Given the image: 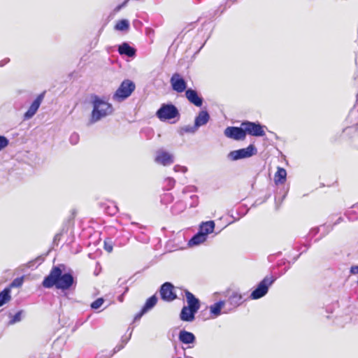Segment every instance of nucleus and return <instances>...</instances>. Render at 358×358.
Segmentation results:
<instances>
[{"label": "nucleus", "mask_w": 358, "mask_h": 358, "mask_svg": "<svg viewBox=\"0 0 358 358\" xmlns=\"http://www.w3.org/2000/svg\"><path fill=\"white\" fill-rule=\"evenodd\" d=\"M22 279L16 278L11 282L10 286L9 287H20L22 285Z\"/></svg>", "instance_id": "f704fd0d"}, {"label": "nucleus", "mask_w": 358, "mask_h": 358, "mask_svg": "<svg viewBox=\"0 0 358 358\" xmlns=\"http://www.w3.org/2000/svg\"><path fill=\"white\" fill-rule=\"evenodd\" d=\"M357 285H358V280H357Z\"/></svg>", "instance_id": "603ef678"}, {"label": "nucleus", "mask_w": 358, "mask_h": 358, "mask_svg": "<svg viewBox=\"0 0 358 358\" xmlns=\"http://www.w3.org/2000/svg\"><path fill=\"white\" fill-rule=\"evenodd\" d=\"M185 296L188 304L187 307L198 311L200 308L199 300L196 298L192 293L187 290L185 291Z\"/></svg>", "instance_id": "aec40b11"}, {"label": "nucleus", "mask_w": 358, "mask_h": 358, "mask_svg": "<svg viewBox=\"0 0 358 358\" xmlns=\"http://www.w3.org/2000/svg\"><path fill=\"white\" fill-rule=\"evenodd\" d=\"M215 226V222L213 220L203 222L199 225V231L207 238L208 234L213 232Z\"/></svg>", "instance_id": "6ab92c4d"}, {"label": "nucleus", "mask_w": 358, "mask_h": 358, "mask_svg": "<svg viewBox=\"0 0 358 358\" xmlns=\"http://www.w3.org/2000/svg\"><path fill=\"white\" fill-rule=\"evenodd\" d=\"M173 170L175 172H182V173H186L187 171V167L180 166V165H176L173 168Z\"/></svg>", "instance_id": "72a5a7b5"}, {"label": "nucleus", "mask_w": 358, "mask_h": 358, "mask_svg": "<svg viewBox=\"0 0 358 358\" xmlns=\"http://www.w3.org/2000/svg\"><path fill=\"white\" fill-rule=\"evenodd\" d=\"M275 279L273 276H266L252 292L250 298L252 299H259L264 296L268 293L269 287L273 285Z\"/></svg>", "instance_id": "39448f33"}, {"label": "nucleus", "mask_w": 358, "mask_h": 358, "mask_svg": "<svg viewBox=\"0 0 358 358\" xmlns=\"http://www.w3.org/2000/svg\"><path fill=\"white\" fill-rule=\"evenodd\" d=\"M197 310L184 306L180 312V320L185 322H192L195 318Z\"/></svg>", "instance_id": "f3484780"}, {"label": "nucleus", "mask_w": 358, "mask_h": 358, "mask_svg": "<svg viewBox=\"0 0 358 358\" xmlns=\"http://www.w3.org/2000/svg\"><path fill=\"white\" fill-rule=\"evenodd\" d=\"M69 141L72 145H76L79 141V135L76 133H73L69 138Z\"/></svg>", "instance_id": "2f4dec72"}, {"label": "nucleus", "mask_w": 358, "mask_h": 358, "mask_svg": "<svg viewBox=\"0 0 358 358\" xmlns=\"http://www.w3.org/2000/svg\"><path fill=\"white\" fill-rule=\"evenodd\" d=\"M173 285L169 282H166L162 284L159 289V294L162 299L167 302H171L175 300L177 298V295L173 292Z\"/></svg>", "instance_id": "1a4fd4ad"}, {"label": "nucleus", "mask_w": 358, "mask_h": 358, "mask_svg": "<svg viewBox=\"0 0 358 358\" xmlns=\"http://www.w3.org/2000/svg\"><path fill=\"white\" fill-rule=\"evenodd\" d=\"M131 336V333L129 334L128 337L122 336L121 339V344H124V345L128 343Z\"/></svg>", "instance_id": "a19ab883"}, {"label": "nucleus", "mask_w": 358, "mask_h": 358, "mask_svg": "<svg viewBox=\"0 0 358 358\" xmlns=\"http://www.w3.org/2000/svg\"><path fill=\"white\" fill-rule=\"evenodd\" d=\"M314 231H315V234L317 233V229H314Z\"/></svg>", "instance_id": "3c124183"}, {"label": "nucleus", "mask_w": 358, "mask_h": 358, "mask_svg": "<svg viewBox=\"0 0 358 358\" xmlns=\"http://www.w3.org/2000/svg\"><path fill=\"white\" fill-rule=\"evenodd\" d=\"M342 220H343V219H342L341 217H339V218L338 219V221H337V222H336V223L340 222Z\"/></svg>", "instance_id": "09e8293b"}, {"label": "nucleus", "mask_w": 358, "mask_h": 358, "mask_svg": "<svg viewBox=\"0 0 358 358\" xmlns=\"http://www.w3.org/2000/svg\"><path fill=\"white\" fill-rule=\"evenodd\" d=\"M117 211V208L116 206H114L111 208L110 211L109 212L110 214H115Z\"/></svg>", "instance_id": "c03bdc74"}, {"label": "nucleus", "mask_w": 358, "mask_h": 358, "mask_svg": "<svg viewBox=\"0 0 358 358\" xmlns=\"http://www.w3.org/2000/svg\"><path fill=\"white\" fill-rule=\"evenodd\" d=\"M207 240V238L205 235H203L201 233L198 231L196 234H194L192 238L189 241L188 245L189 246H195L199 245L201 243H204Z\"/></svg>", "instance_id": "4be33fe9"}, {"label": "nucleus", "mask_w": 358, "mask_h": 358, "mask_svg": "<svg viewBox=\"0 0 358 358\" xmlns=\"http://www.w3.org/2000/svg\"><path fill=\"white\" fill-rule=\"evenodd\" d=\"M104 249L108 252H111L113 251V245L111 243H107L106 241L104 242Z\"/></svg>", "instance_id": "58836bf2"}, {"label": "nucleus", "mask_w": 358, "mask_h": 358, "mask_svg": "<svg viewBox=\"0 0 358 358\" xmlns=\"http://www.w3.org/2000/svg\"><path fill=\"white\" fill-rule=\"evenodd\" d=\"M8 140L3 136H0V151L8 145Z\"/></svg>", "instance_id": "7c9ffc66"}, {"label": "nucleus", "mask_w": 358, "mask_h": 358, "mask_svg": "<svg viewBox=\"0 0 358 358\" xmlns=\"http://www.w3.org/2000/svg\"><path fill=\"white\" fill-rule=\"evenodd\" d=\"M287 178V171L284 168L278 167L277 172L275 173L274 180L275 184L285 183Z\"/></svg>", "instance_id": "5701e85b"}, {"label": "nucleus", "mask_w": 358, "mask_h": 358, "mask_svg": "<svg viewBox=\"0 0 358 358\" xmlns=\"http://www.w3.org/2000/svg\"><path fill=\"white\" fill-rule=\"evenodd\" d=\"M170 83L173 90L178 93H182L187 90V83L178 73L172 75Z\"/></svg>", "instance_id": "f8f14e48"}, {"label": "nucleus", "mask_w": 358, "mask_h": 358, "mask_svg": "<svg viewBox=\"0 0 358 358\" xmlns=\"http://www.w3.org/2000/svg\"><path fill=\"white\" fill-rule=\"evenodd\" d=\"M8 61H9L8 59H5L0 61V66L1 67L3 66L8 62Z\"/></svg>", "instance_id": "a18cd8bd"}, {"label": "nucleus", "mask_w": 358, "mask_h": 358, "mask_svg": "<svg viewBox=\"0 0 358 358\" xmlns=\"http://www.w3.org/2000/svg\"><path fill=\"white\" fill-rule=\"evenodd\" d=\"M173 196L171 194H165L162 199V201L166 203V201H171Z\"/></svg>", "instance_id": "4c0bfd02"}, {"label": "nucleus", "mask_w": 358, "mask_h": 358, "mask_svg": "<svg viewBox=\"0 0 358 358\" xmlns=\"http://www.w3.org/2000/svg\"><path fill=\"white\" fill-rule=\"evenodd\" d=\"M127 0H126V1H125L122 4V5L119 6L117 7V8H118V9H120V8H122V6H125V5H126V3H127Z\"/></svg>", "instance_id": "de8ad7c7"}, {"label": "nucleus", "mask_w": 358, "mask_h": 358, "mask_svg": "<svg viewBox=\"0 0 358 358\" xmlns=\"http://www.w3.org/2000/svg\"><path fill=\"white\" fill-rule=\"evenodd\" d=\"M354 143L355 145L358 148V136L355 137Z\"/></svg>", "instance_id": "49530a36"}, {"label": "nucleus", "mask_w": 358, "mask_h": 358, "mask_svg": "<svg viewBox=\"0 0 358 358\" xmlns=\"http://www.w3.org/2000/svg\"><path fill=\"white\" fill-rule=\"evenodd\" d=\"M155 161L159 164L169 166L173 163V156L166 151L159 150L156 152Z\"/></svg>", "instance_id": "ddd939ff"}, {"label": "nucleus", "mask_w": 358, "mask_h": 358, "mask_svg": "<svg viewBox=\"0 0 358 358\" xmlns=\"http://www.w3.org/2000/svg\"><path fill=\"white\" fill-rule=\"evenodd\" d=\"M157 300L158 299L156 295H152L146 300L142 308L144 310V311L148 312L155 307V306L157 304Z\"/></svg>", "instance_id": "393cba45"}, {"label": "nucleus", "mask_w": 358, "mask_h": 358, "mask_svg": "<svg viewBox=\"0 0 358 358\" xmlns=\"http://www.w3.org/2000/svg\"><path fill=\"white\" fill-rule=\"evenodd\" d=\"M350 273L352 274H358V265L357 266H352L350 268Z\"/></svg>", "instance_id": "79ce46f5"}, {"label": "nucleus", "mask_w": 358, "mask_h": 358, "mask_svg": "<svg viewBox=\"0 0 358 358\" xmlns=\"http://www.w3.org/2000/svg\"><path fill=\"white\" fill-rule=\"evenodd\" d=\"M243 295L237 291L228 292L227 299L226 301L227 308L223 310V314H227L234 311L236 308L240 306L243 302Z\"/></svg>", "instance_id": "423d86ee"}, {"label": "nucleus", "mask_w": 358, "mask_h": 358, "mask_svg": "<svg viewBox=\"0 0 358 358\" xmlns=\"http://www.w3.org/2000/svg\"><path fill=\"white\" fill-rule=\"evenodd\" d=\"M241 126L243 127L245 131V135L249 134L252 136L262 137L265 135L264 130V126L262 125L259 122L243 121L241 123Z\"/></svg>", "instance_id": "6e6552de"}, {"label": "nucleus", "mask_w": 358, "mask_h": 358, "mask_svg": "<svg viewBox=\"0 0 358 358\" xmlns=\"http://www.w3.org/2000/svg\"><path fill=\"white\" fill-rule=\"evenodd\" d=\"M118 52L120 55L133 57L136 54V50L127 43H123L118 48Z\"/></svg>", "instance_id": "412c9836"}, {"label": "nucleus", "mask_w": 358, "mask_h": 358, "mask_svg": "<svg viewBox=\"0 0 358 358\" xmlns=\"http://www.w3.org/2000/svg\"><path fill=\"white\" fill-rule=\"evenodd\" d=\"M180 115L178 109L172 103H163L156 112V116L162 122L173 119Z\"/></svg>", "instance_id": "20e7f679"}, {"label": "nucleus", "mask_w": 358, "mask_h": 358, "mask_svg": "<svg viewBox=\"0 0 358 358\" xmlns=\"http://www.w3.org/2000/svg\"><path fill=\"white\" fill-rule=\"evenodd\" d=\"M165 182L166 183V185L169 187V189H171L174 187L176 180L173 178H167L165 180Z\"/></svg>", "instance_id": "473e14b6"}, {"label": "nucleus", "mask_w": 358, "mask_h": 358, "mask_svg": "<svg viewBox=\"0 0 358 358\" xmlns=\"http://www.w3.org/2000/svg\"><path fill=\"white\" fill-rule=\"evenodd\" d=\"M178 338L184 344H193L196 341L194 334L186 330H181L179 332Z\"/></svg>", "instance_id": "a211bd4d"}, {"label": "nucleus", "mask_w": 358, "mask_h": 358, "mask_svg": "<svg viewBox=\"0 0 358 358\" xmlns=\"http://www.w3.org/2000/svg\"><path fill=\"white\" fill-rule=\"evenodd\" d=\"M185 208V204L182 201H178L176 203H175L173 207L171 208L173 213H179L180 212L183 211V210Z\"/></svg>", "instance_id": "c85d7f7f"}, {"label": "nucleus", "mask_w": 358, "mask_h": 358, "mask_svg": "<svg viewBox=\"0 0 358 358\" xmlns=\"http://www.w3.org/2000/svg\"><path fill=\"white\" fill-rule=\"evenodd\" d=\"M198 130L195 124L194 125H185L181 128V134L183 133L194 134Z\"/></svg>", "instance_id": "cd10ccee"}, {"label": "nucleus", "mask_w": 358, "mask_h": 358, "mask_svg": "<svg viewBox=\"0 0 358 358\" xmlns=\"http://www.w3.org/2000/svg\"><path fill=\"white\" fill-rule=\"evenodd\" d=\"M196 187H194V186H188V187H185L183 190H182V193L185 194L187 192H196Z\"/></svg>", "instance_id": "c9c22d12"}, {"label": "nucleus", "mask_w": 358, "mask_h": 358, "mask_svg": "<svg viewBox=\"0 0 358 358\" xmlns=\"http://www.w3.org/2000/svg\"><path fill=\"white\" fill-rule=\"evenodd\" d=\"M224 135L236 141H243L245 138V131L243 127H227L224 131Z\"/></svg>", "instance_id": "9b49d317"}, {"label": "nucleus", "mask_w": 358, "mask_h": 358, "mask_svg": "<svg viewBox=\"0 0 358 358\" xmlns=\"http://www.w3.org/2000/svg\"><path fill=\"white\" fill-rule=\"evenodd\" d=\"M92 110L91 113L90 123L94 124L102 119L110 115L113 113V107L105 98L96 94L91 96Z\"/></svg>", "instance_id": "f03ea898"}, {"label": "nucleus", "mask_w": 358, "mask_h": 358, "mask_svg": "<svg viewBox=\"0 0 358 358\" xmlns=\"http://www.w3.org/2000/svg\"><path fill=\"white\" fill-rule=\"evenodd\" d=\"M146 313V311H144V310L141 308V311L134 316V320H139L141 318V317Z\"/></svg>", "instance_id": "e433bc0d"}, {"label": "nucleus", "mask_w": 358, "mask_h": 358, "mask_svg": "<svg viewBox=\"0 0 358 358\" xmlns=\"http://www.w3.org/2000/svg\"><path fill=\"white\" fill-rule=\"evenodd\" d=\"M23 314V310H19L17 311L14 315H10V320L9 321V324H14L17 322H19L22 320V315Z\"/></svg>", "instance_id": "bb28decb"}, {"label": "nucleus", "mask_w": 358, "mask_h": 358, "mask_svg": "<svg viewBox=\"0 0 358 358\" xmlns=\"http://www.w3.org/2000/svg\"><path fill=\"white\" fill-rule=\"evenodd\" d=\"M210 120V115L207 110H201L196 116L194 124L199 129V127L206 125Z\"/></svg>", "instance_id": "dca6fc26"}, {"label": "nucleus", "mask_w": 358, "mask_h": 358, "mask_svg": "<svg viewBox=\"0 0 358 358\" xmlns=\"http://www.w3.org/2000/svg\"><path fill=\"white\" fill-rule=\"evenodd\" d=\"M45 92H43L37 96V97L33 101L28 110L24 113V120H28L32 118L37 113L42 101L44 99Z\"/></svg>", "instance_id": "9d476101"}, {"label": "nucleus", "mask_w": 358, "mask_h": 358, "mask_svg": "<svg viewBox=\"0 0 358 358\" xmlns=\"http://www.w3.org/2000/svg\"><path fill=\"white\" fill-rule=\"evenodd\" d=\"M103 302L104 299L103 298H99L91 303L90 307L92 309L96 310L103 305Z\"/></svg>", "instance_id": "c756f323"}, {"label": "nucleus", "mask_w": 358, "mask_h": 358, "mask_svg": "<svg viewBox=\"0 0 358 358\" xmlns=\"http://www.w3.org/2000/svg\"><path fill=\"white\" fill-rule=\"evenodd\" d=\"M61 267H64L60 264L52 268L50 273L45 276L42 282L45 288H52L55 287L57 289L68 290L75 283V280L71 273H63Z\"/></svg>", "instance_id": "f257e3e1"}, {"label": "nucleus", "mask_w": 358, "mask_h": 358, "mask_svg": "<svg viewBox=\"0 0 358 358\" xmlns=\"http://www.w3.org/2000/svg\"><path fill=\"white\" fill-rule=\"evenodd\" d=\"M257 152V150L255 146L250 144L245 148L231 151L228 154L227 158L231 161H237L242 159L249 158L256 155Z\"/></svg>", "instance_id": "0eeeda50"}, {"label": "nucleus", "mask_w": 358, "mask_h": 358, "mask_svg": "<svg viewBox=\"0 0 358 358\" xmlns=\"http://www.w3.org/2000/svg\"><path fill=\"white\" fill-rule=\"evenodd\" d=\"M124 348V344H118L117 345L114 349H113V352L114 353H116L117 352H119L120 350H121L122 349H123Z\"/></svg>", "instance_id": "ea45409f"}, {"label": "nucleus", "mask_w": 358, "mask_h": 358, "mask_svg": "<svg viewBox=\"0 0 358 358\" xmlns=\"http://www.w3.org/2000/svg\"><path fill=\"white\" fill-rule=\"evenodd\" d=\"M129 288L126 287L124 292L118 296V301L122 302L124 301V294L128 291Z\"/></svg>", "instance_id": "37998d69"}, {"label": "nucleus", "mask_w": 358, "mask_h": 358, "mask_svg": "<svg viewBox=\"0 0 358 358\" xmlns=\"http://www.w3.org/2000/svg\"><path fill=\"white\" fill-rule=\"evenodd\" d=\"M129 22L127 20H121L115 24V29L119 31H124L129 29Z\"/></svg>", "instance_id": "a878e982"}, {"label": "nucleus", "mask_w": 358, "mask_h": 358, "mask_svg": "<svg viewBox=\"0 0 358 358\" xmlns=\"http://www.w3.org/2000/svg\"><path fill=\"white\" fill-rule=\"evenodd\" d=\"M185 96L188 101L196 106L200 107L203 104V98L199 96L197 92L191 88L185 91Z\"/></svg>", "instance_id": "4468645a"}, {"label": "nucleus", "mask_w": 358, "mask_h": 358, "mask_svg": "<svg viewBox=\"0 0 358 358\" xmlns=\"http://www.w3.org/2000/svg\"><path fill=\"white\" fill-rule=\"evenodd\" d=\"M191 197H192V199H193V198H196V199H197V196H196V195L192 196Z\"/></svg>", "instance_id": "8fccbe9b"}, {"label": "nucleus", "mask_w": 358, "mask_h": 358, "mask_svg": "<svg viewBox=\"0 0 358 358\" xmlns=\"http://www.w3.org/2000/svg\"><path fill=\"white\" fill-rule=\"evenodd\" d=\"M10 287H6L0 292V307L5 305L11 299Z\"/></svg>", "instance_id": "b1692460"}, {"label": "nucleus", "mask_w": 358, "mask_h": 358, "mask_svg": "<svg viewBox=\"0 0 358 358\" xmlns=\"http://www.w3.org/2000/svg\"><path fill=\"white\" fill-rule=\"evenodd\" d=\"M226 308V301L220 300L210 306V313L213 318H216L223 313V311L222 312V309L224 310Z\"/></svg>", "instance_id": "2eb2a0df"}, {"label": "nucleus", "mask_w": 358, "mask_h": 358, "mask_svg": "<svg viewBox=\"0 0 358 358\" xmlns=\"http://www.w3.org/2000/svg\"><path fill=\"white\" fill-rule=\"evenodd\" d=\"M136 85L130 80H124L113 95V100L121 102L128 98L135 90Z\"/></svg>", "instance_id": "7ed1b4c3"}]
</instances>
